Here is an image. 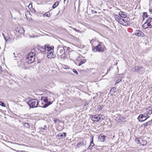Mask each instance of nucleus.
I'll list each match as a JSON object with an SVG mask.
<instances>
[{
    "instance_id": "ddd939ff",
    "label": "nucleus",
    "mask_w": 152,
    "mask_h": 152,
    "mask_svg": "<svg viewBox=\"0 0 152 152\" xmlns=\"http://www.w3.org/2000/svg\"><path fill=\"white\" fill-rule=\"evenodd\" d=\"M16 31L20 34H23L24 32L23 28L21 27H19L16 28Z\"/></svg>"
},
{
    "instance_id": "4468645a",
    "label": "nucleus",
    "mask_w": 152,
    "mask_h": 152,
    "mask_svg": "<svg viewBox=\"0 0 152 152\" xmlns=\"http://www.w3.org/2000/svg\"><path fill=\"white\" fill-rule=\"evenodd\" d=\"M105 136L103 134H101L99 136L98 139L99 141L104 142L105 140Z\"/></svg>"
},
{
    "instance_id": "bb28decb",
    "label": "nucleus",
    "mask_w": 152,
    "mask_h": 152,
    "mask_svg": "<svg viewBox=\"0 0 152 152\" xmlns=\"http://www.w3.org/2000/svg\"><path fill=\"white\" fill-rule=\"evenodd\" d=\"M115 18L116 20L119 23V21H120V19H121V18H120L117 15H116L115 16Z\"/></svg>"
},
{
    "instance_id": "f03ea898",
    "label": "nucleus",
    "mask_w": 152,
    "mask_h": 152,
    "mask_svg": "<svg viewBox=\"0 0 152 152\" xmlns=\"http://www.w3.org/2000/svg\"><path fill=\"white\" fill-rule=\"evenodd\" d=\"M41 100L42 102L41 104L42 105L41 107L42 108H46L52 103V102L50 101V99L46 96H41Z\"/></svg>"
},
{
    "instance_id": "58836bf2",
    "label": "nucleus",
    "mask_w": 152,
    "mask_h": 152,
    "mask_svg": "<svg viewBox=\"0 0 152 152\" xmlns=\"http://www.w3.org/2000/svg\"><path fill=\"white\" fill-rule=\"evenodd\" d=\"M15 53H13V54L14 55V57H15V58H14V59H16V58L17 57V56H15Z\"/></svg>"
},
{
    "instance_id": "39448f33",
    "label": "nucleus",
    "mask_w": 152,
    "mask_h": 152,
    "mask_svg": "<svg viewBox=\"0 0 152 152\" xmlns=\"http://www.w3.org/2000/svg\"><path fill=\"white\" fill-rule=\"evenodd\" d=\"M29 106L30 108H35L37 107L38 104V101L37 99H33L26 102Z\"/></svg>"
},
{
    "instance_id": "c03bdc74",
    "label": "nucleus",
    "mask_w": 152,
    "mask_h": 152,
    "mask_svg": "<svg viewBox=\"0 0 152 152\" xmlns=\"http://www.w3.org/2000/svg\"><path fill=\"white\" fill-rule=\"evenodd\" d=\"M80 1H78V3H79V5H78V6H79V5H80Z\"/></svg>"
},
{
    "instance_id": "2f4dec72",
    "label": "nucleus",
    "mask_w": 152,
    "mask_h": 152,
    "mask_svg": "<svg viewBox=\"0 0 152 152\" xmlns=\"http://www.w3.org/2000/svg\"><path fill=\"white\" fill-rule=\"evenodd\" d=\"M2 35L4 37V39L5 40L6 42H7L8 40V39L7 38L5 37V34L3 33H2Z\"/></svg>"
},
{
    "instance_id": "7ed1b4c3",
    "label": "nucleus",
    "mask_w": 152,
    "mask_h": 152,
    "mask_svg": "<svg viewBox=\"0 0 152 152\" xmlns=\"http://www.w3.org/2000/svg\"><path fill=\"white\" fill-rule=\"evenodd\" d=\"M104 46L102 43L100 42L96 46L92 47V50L94 52H103L104 50Z\"/></svg>"
},
{
    "instance_id": "f257e3e1",
    "label": "nucleus",
    "mask_w": 152,
    "mask_h": 152,
    "mask_svg": "<svg viewBox=\"0 0 152 152\" xmlns=\"http://www.w3.org/2000/svg\"><path fill=\"white\" fill-rule=\"evenodd\" d=\"M70 52V48L66 46H58L57 50V54L60 56L61 59H64L68 58V53Z\"/></svg>"
},
{
    "instance_id": "c9c22d12",
    "label": "nucleus",
    "mask_w": 152,
    "mask_h": 152,
    "mask_svg": "<svg viewBox=\"0 0 152 152\" xmlns=\"http://www.w3.org/2000/svg\"><path fill=\"white\" fill-rule=\"evenodd\" d=\"M143 125L145 126H148V125H149L148 124V123L147 122L143 124Z\"/></svg>"
},
{
    "instance_id": "b1692460",
    "label": "nucleus",
    "mask_w": 152,
    "mask_h": 152,
    "mask_svg": "<svg viewBox=\"0 0 152 152\" xmlns=\"http://www.w3.org/2000/svg\"><path fill=\"white\" fill-rule=\"evenodd\" d=\"M94 144L93 143V139H92V141L91 142L90 144L88 149L90 150H91L92 147L94 146Z\"/></svg>"
},
{
    "instance_id": "a211bd4d",
    "label": "nucleus",
    "mask_w": 152,
    "mask_h": 152,
    "mask_svg": "<svg viewBox=\"0 0 152 152\" xmlns=\"http://www.w3.org/2000/svg\"><path fill=\"white\" fill-rule=\"evenodd\" d=\"M45 47L46 48V51H47L48 53H49V52L53 51V50L52 48L50 47H49L48 45H45Z\"/></svg>"
},
{
    "instance_id": "f3484780",
    "label": "nucleus",
    "mask_w": 152,
    "mask_h": 152,
    "mask_svg": "<svg viewBox=\"0 0 152 152\" xmlns=\"http://www.w3.org/2000/svg\"><path fill=\"white\" fill-rule=\"evenodd\" d=\"M102 115L101 114L96 115L94 116V118L95 119V121H98L100 119L101 117L102 116Z\"/></svg>"
},
{
    "instance_id": "f704fd0d",
    "label": "nucleus",
    "mask_w": 152,
    "mask_h": 152,
    "mask_svg": "<svg viewBox=\"0 0 152 152\" xmlns=\"http://www.w3.org/2000/svg\"><path fill=\"white\" fill-rule=\"evenodd\" d=\"M147 122L148 123V124L149 125L151 124L152 123V119Z\"/></svg>"
},
{
    "instance_id": "a19ab883",
    "label": "nucleus",
    "mask_w": 152,
    "mask_h": 152,
    "mask_svg": "<svg viewBox=\"0 0 152 152\" xmlns=\"http://www.w3.org/2000/svg\"><path fill=\"white\" fill-rule=\"evenodd\" d=\"M1 67L0 66V73L2 72Z\"/></svg>"
},
{
    "instance_id": "4be33fe9",
    "label": "nucleus",
    "mask_w": 152,
    "mask_h": 152,
    "mask_svg": "<svg viewBox=\"0 0 152 152\" xmlns=\"http://www.w3.org/2000/svg\"><path fill=\"white\" fill-rule=\"evenodd\" d=\"M116 87H113L112 88L110 91V92L111 93V94H112V95H113L116 92Z\"/></svg>"
},
{
    "instance_id": "0eeeda50",
    "label": "nucleus",
    "mask_w": 152,
    "mask_h": 152,
    "mask_svg": "<svg viewBox=\"0 0 152 152\" xmlns=\"http://www.w3.org/2000/svg\"><path fill=\"white\" fill-rule=\"evenodd\" d=\"M149 116H148V114L144 113V114H140L137 118V119L140 122H143L147 119Z\"/></svg>"
},
{
    "instance_id": "20e7f679",
    "label": "nucleus",
    "mask_w": 152,
    "mask_h": 152,
    "mask_svg": "<svg viewBox=\"0 0 152 152\" xmlns=\"http://www.w3.org/2000/svg\"><path fill=\"white\" fill-rule=\"evenodd\" d=\"M35 54L33 52L30 53L27 56L26 62L29 64H31L35 61Z\"/></svg>"
},
{
    "instance_id": "6e6552de",
    "label": "nucleus",
    "mask_w": 152,
    "mask_h": 152,
    "mask_svg": "<svg viewBox=\"0 0 152 152\" xmlns=\"http://www.w3.org/2000/svg\"><path fill=\"white\" fill-rule=\"evenodd\" d=\"M134 34L135 35L140 37H143L145 36V34L141 31L139 30H136Z\"/></svg>"
},
{
    "instance_id": "423d86ee",
    "label": "nucleus",
    "mask_w": 152,
    "mask_h": 152,
    "mask_svg": "<svg viewBox=\"0 0 152 152\" xmlns=\"http://www.w3.org/2000/svg\"><path fill=\"white\" fill-rule=\"evenodd\" d=\"M81 57V55L74 51L71 52L69 54H68V57L72 59H75L76 61L79 59V58H80Z\"/></svg>"
},
{
    "instance_id": "72a5a7b5",
    "label": "nucleus",
    "mask_w": 152,
    "mask_h": 152,
    "mask_svg": "<svg viewBox=\"0 0 152 152\" xmlns=\"http://www.w3.org/2000/svg\"><path fill=\"white\" fill-rule=\"evenodd\" d=\"M0 105L3 107H5V106L4 103L1 101H0Z\"/></svg>"
},
{
    "instance_id": "cd10ccee",
    "label": "nucleus",
    "mask_w": 152,
    "mask_h": 152,
    "mask_svg": "<svg viewBox=\"0 0 152 152\" xmlns=\"http://www.w3.org/2000/svg\"><path fill=\"white\" fill-rule=\"evenodd\" d=\"M148 16L149 15H147V13L146 12H145L143 13V17L144 20L145 19V18H148L149 17Z\"/></svg>"
},
{
    "instance_id": "7c9ffc66",
    "label": "nucleus",
    "mask_w": 152,
    "mask_h": 152,
    "mask_svg": "<svg viewBox=\"0 0 152 152\" xmlns=\"http://www.w3.org/2000/svg\"><path fill=\"white\" fill-rule=\"evenodd\" d=\"M147 142L146 140H143V141H142V142H141V143H140V144H141L142 145H144L146 144L147 143Z\"/></svg>"
},
{
    "instance_id": "1a4fd4ad",
    "label": "nucleus",
    "mask_w": 152,
    "mask_h": 152,
    "mask_svg": "<svg viewBox=\"0 0 152 152\" xmlns=\"http://www.w3.org/2000/svg\"><path fill=\"white\" fill-rule=\"evenodd\" d=\"M37 48L42 53H47L46 48V47H45V46L44 47H42L40 45H38L37 46Z\"/></svg>"
},
{
    "instance_id": "aec40b11",
    "label": "nucleus",
    "mask_w": 152,
    "mask_h": 152,
    "mask_svg": "<svg viewBox=\"0 0 152 152\" xmlns=\"http://www.w3.org/2000/svg\"><path fill=\"white\" fill-rule=\"evenodd\" d=\"M147 21V23L149 25V26L150 27H152V19L151 18H149L148 19L146 20Z\"/></svg>"
},
{
    "instance_id": "de8ad7c7",
    "label": "nucleus",
    "mask_w": 152,
    "mask_h": 152,
    "mask_svg": "<svg viewBox=\"0 0 152 152\" xmlns=\"http://www.w3.org/2000/svg\"><path fill=\"white\" fill-rule=\"evenodd\" d=\"M75 30H76V31H77V30L76 29V28H75Z\"/></svg>"
},
{
    "instance_id": "6ab92c4d",
    "label": "nucleus",
    "mask_w": 152,
    "mask_h": 152,
    "mask_svg": "<svg viewBox=\"0 0 152 152\" xmlns=\"http://www.w3.org/2000/svg\"><path fill=\"white\" fill-rule=\"evenodd\" d=\"M119 15L121 17L123 18H125L127 16L126 13L121 11L119 12Z\"/></svg>"
},
{
    "instance_id": "dca6fc26",
    "label": "nucleus",
    "mask_w": 152,
    "mask_h": 152,
    "mask_svg": "<svg viewBox=\"0 0 152 152\" xmlns=\"http://www.w3.org/2000/svg\"><path fill=\"white\" fill-rule=\"evenodd\" d=\"M53 51L49 52V53H48L47 56L49 58H54L55 57V55H54V53Z\"/></svg>"
},
{
    "instance_id": "2eb2a0df",
    "label": "nucleus",
    "mask_w": 152,
    "mask_h": 152,
    "mask_svg": "<svg viewBox=\"0 0 152 152\" xmlns=\"http://www.w3.org/2000/svg\"><path fill=\"white\" fill-rule=\"evenodd\" d=\"M126 20L125 19L121 18L120 19V21H119V23L124 26H127L128 23H127Z\"/></svg>"
},
{
    "instance_id": "f8f14e48",
    "label": "nucleus",
    "mask_w": 152,
    "mask_h": 152,
    "mask_svg": "<svg viewBox=\"0 0 152 152\" xmlns=\"http://www.w3.org/2000/svg\"><path fill=\"white\" fill-rule=\"evenodd\" d=\"M86 141L83 140L82 141L78 143L77 145V146L78 148L84 146H85L86 145Z\"/></svg>"
},
{
    "instance_id": "393cba45",
    "label": "nucleus",
    "mask_w": 152,
    "mask_h": 152,
    "mask_svg": "<svg viewBox=\"0 0 152 152\" xmlns=\"http://www.w3.org/2000/svg\"><path fill=\"white\" fill-rule=\"evenodd\" d=\"M142 141H143V140L141 138H137L135 139V142L138 143H141Z\"/></svg>"
},
{
    "instance_id": "c756f323",
    "label": "nucleus",
    "mask_w": 152,
    "mask_h": 152,
    "mask_svg": "<svg viewBox=\"0 0 152 152\" xmlns=\"http://www.w3.org/2000/svg\"><path fill=\"white\" fill-rule=\"evenodd\" d=\"M23 125L26 128H28L29 127V124L28 123H23Z\"/></svg>"
},
{
    "instance_id": "9d476101",
    "label": "nucleus",
    "mask_w": 152,
    "mask_h": 152,
    "mask_svg": "<svg viewBox=\"0 0 152 152\" xmlns=\"http://www.w3.org/2000/svg\"><path fill=\"white\" fill-rule=\"evenodd\" d=\"M78 58L79 59H77L76 61V64L79 66H81L82 64L85 63L86 61V60L85 59H81L79 58Z\"/></svg>"
},
{
    "instance_id": "a878e982",
    "label": "nucleus",
    "mask_w": 152,
    "mask_h": 152,
    "mask_svg": "<svg viewBox=\"0 0 152 152\" xmlns=\"http://www.w3.org/2000/svg\"><path fill=\"white\" fill-rule=\"evenodd\" d=\"M59 2L58 1H56L53 5L52 8L53 9L55 8L59 4Z\"/></svg>"
},
{
    "instance_id": "c85d7f7f",
    "label": "nucleus",
    "mask_w": 152,
    "mask_h": 152,
    "mask_svg": "<svg viewBox=\"0 0 152 152\" xmlns=\"http://www.w3.org/2000/svg\"><path fill=\"white\" fill-rule=\"evenodd\" d=\"M50 14L49 12H46L45 14H44L43 15V17L46 16L47 17H50Z\"/></svg>"
},
{
    "instance_id": "49530a36",
    "label": "nucleus",
    "mask_w": 152,
    "mask_h": 152,
    "mask_svg": "<svg viewBox=\"0 0 152 152\" xmlns=\"http://www.w3.org/2000/svg\"><path fill=\"white\" fill-rule=\"evenodd\" d=\"M119 82H116L115 83V84L116 83H118Z\"/></svg>"
},
{
    "instance_id": "412c9836",
    "label": "nucleus",
    "mask_w": 152,
    "mask_h": 152,
    "mask_svg": "<svg viewBox=\"0 0 152 152\" xmlns=\"http://www.w3.org/2000/svg\"><path fill=\"white\" fill-rule=\"evenodd\" d=\"M142 27L144 29H146L147 28H151V27H150V26H149V24L147 23V21L146 20L143 25H142Z\"/></svg>"
},
{
    "instance_id": "a18cd8bd",
    "label": "nucleus",
    "mask_w": 152,
    "mask_h": 152,
    "mask_svg": "<svg viewBox=\"0 0 152 152\" xmlns=\"http://www.w3.org/2000/svg\"><path fill=\"white\" fill-rule=\"evenodd\" d=\"M92 40H91L90 41V42L91 43H92Z\"/></svg>"
},
{
    "instance_id": "79ce46f5",
    "label": "nucleus",
    "mask_w": 152,
    "mask_h": 152,
    "mask_svg": "<svg viewBox=\"0 0 152 152\" xmlns=\"http://www.w3.org/2000/svg\"><path fill=\"white\" fill-rule=\"evenodd\" d=\"M17 152H23V151H18V150L17 151Z\"/></svg>"
},
{
    "instance_id": "09e8293b",
    "label": "nucleus",
    "mask_w": 152,
    "mask_h": 152,
    "mask_svg": "<svg viewBox=\"0 0 152 152\" xmlns=\"http://www.w3.org/2000/svg\"><path fill=\"white\" fill-rule=\"evenodd\" d=\"M65 0H64V2H65ZM64 3H65V2H64Z\"/></svg>"
},
{
    "instance_id": "9b49d317",
    "label": "nucleus",
    "mask_w": 152,
    "mask_h": 152,
    "mask_svg": "<svg viewBox=\"0 0 152 152\" xmlns=\"http://www.w3.org/2000/svg\"><path fill=\"white\" fill-rule=\"evenodd\" d=\"M143 69V68L142 67H139L138 66H135L132 69V70L134 72H140V70L142 71V69Z\"/></svg>"
},
{
    "instance_id": "e433bc0d",
    "label": "nucleus",
    "mask_w": 152,
    "mask_h": 152,
    "mask_svg": "<svg viewBox=\"0 0 152 152\" xmlns=\"http://www.w3.org/2000/svg\"><path fill=\"white\" fill-rule=\"evenodd\" d=\"M28 7L29 8H32V4H31V3L28 6Z\"/></svg>"
},
{
    "instance_id": "4c0bfd02",
    "label": "nucleus",
    "mask_w": 152,
    "mask_h": 152,
    "mask_svg": "<svg viewBox=\"0 0 152 152\" xmlns=\"http://www.w3.org/2000/svg\"><path fill=\"white\" fill-rule=\"evenodd\" d=\"M149 11L151 14H152V8H150L149 9Z\"/></svg>"
},
{
    "instance_id": "ea45409f",
    "label": "nucleus",
    "mask_w": 152,
    "mask_h": 152,
    "mask_svg": "<svg viewBox=\"0 0 152 152\" xmlns=\"http://www.w3.org/2000/svg\"><path fill=\"white\" fill-rule=\"evenodd\" d=\"M14 144H15L18 145H23V144H18V143H15Z\"/></svg>"
},
{
    "instance_id": "5701e85b",
    "label": "nucleus",
    "mask_w": 152,
    "mask_h": 152,
    "mask_svg": "<svg viewBox=\"0 0 152 152\" xmlns=\"http://www.w3.org/2000/svg\"><path fill=\"white\" fill-rule=\"evenodd\" d=\"M57 136L58 137H60L61 138H63L64 137H65L66 136V133L65 132H63L62 133H59L58 135Z\"/></svg>"
},
{
    "instance_id": "473e14b6",
    "label": "nucleus",
    "mask_w": 152,
    "mask_h": 152,
    "mask_svg": "<svg viewBox=\"0 0 152 152\" xmlns=\"http://www.w3.org/2000/svg\"><path fill=\"white\" fill-rule=\"evenodd\" d=\"M73 72L75 73L77 75L78 74V73L77 71V70L75 69H73L72 70Z\"/></svg>"
},
{
    "instance_id": "37998d69",
    "label": "nucleus",
    "mask_w": 152,
    "mask_h": 152,
    "mask_svg": "<svg viewBox=\"0 0 152 152\" xmlns=\"http://www.w3.org/2000/svg\"><path fill=\"white\" fill-rule=\"evenodd\" d=\"M96 13V12L95 11H93V12H92V13Z\"/></svg>"
}]
</instances>
